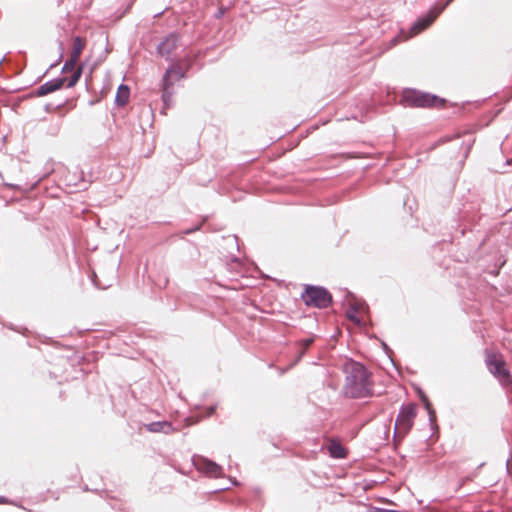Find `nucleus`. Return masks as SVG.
<instances>
[{
    "label": "nucleus",
    "mask_w": 512,
    "mask_h": 512,
    "mask_svg": "<svg viewBox=\"0 0 512 512\" xmlns=\"http://www.w3.org/2000/svg\"><path fill=\"white\" fill-rule=\"evenodd\" d=\"M130 96V89L126 85H121L118 88L117 94H116V102L118 105L124 106L128 103Z\"/></svg>",
    "instance_id": "4468645a"
},
{
    "label": "nucleus",
    "mask_w": 512,
    "mask_h": 512,
    "mask_svg": "<svg viewBox=\"0 0 512 512\" xmlns=\"http://www.w3.org/2000/svg\"><path fill=\"white\" fill-rule=\"evenodd\" d=\"M147 428L150 432L164 431L165 433H168L171 429V425L168 422H154L149 424Z\"/></svg>",
    "instance_id": "2eb2a0df"
},
{
    "label": "nucleus",
    "mask_w": 512,
    "mask_h": 512,
    "mask_svg": "<svg viewBox=\"0 0 512 512\" xmlns=\"http://www.w3.org/2000/svg\"><path fill=\"white\" fill-rule=\"evenodd\" d=\"M422 401L425 404V407L429 410L431 407V403L429 402L428 398L426 396H422Z\"/></svg>",
    "instance_id": "f3484780"
},
{
    "label": "nucleus",
    "mask_w": 512,
    "mask_h": 512,
    "mask_svg": "<svg viewBox=\"0 0 512 512\" xmlns=\"http://www.w3.org/2000/svg\"><path fill=\"white\" fill-rule=\"evenodd\" d=\"M195 466L198 471L210 477L218 478L222 475V467L206 458H198L195 461Z\"/></svg>",
    "instance_id": "9d476101"
},
{
    "label": "nucleus",
    "mask_w": 512,
    "mask_h": 512,
    "mask_svg": "<svg viewBox=\"0 0 512 512\" xmlns=\"http://www.w3.org/2000/svg\"><path fill=\"white\" fill-rule=\"evenodd\" d=\"M346 381L344 392L351 398H363L372 395V381L366 368L356 362L346 367Z\"/></svg>",
    "instance_id": "f257e3e1"
},
{
    "label": "nucleus",
    "mask_w": 512,
    "mask_h": 512,
    "mask_svg": "<svg viewBox=\"0 0 512 512\" xmlns=\"http://www.w3.org/2000/svg\"><path fill=\"white\" fill-rule=\"evenodd\" d=\"M66 82V78L54 79L45 84L41 85L37 90L38 96H45L49 93H52L58 89H60L64 83Z\"/></svg>",
    "instance_id": "f8f14e48"
},
{
    "label": "nucleus",
    "mask_w": 512,
    "mask_h": 512,
    "mask_svg": "<svg viewBox=\"0 0 512 512\" xmlns=\"http://www.w3.org/2000/svg\"><path fill=\"white\" fill-rule=\"evenodd\" d=\"M87 46L86 37L74 36L71 39V46L68 53V59L65 62L62 71L64 73L73 72L71 78L68 81L67 86L73 87L80 79L84 65L78 64L79 59Z\"/></svg>",
    "instance_id": "f03ea898"
},
{
    "label": "nucleus",
    "mask_w": 512,
    "mask_h": 512,
    "mask_svg": "<svg viewBox=\"0 0 512 512\" xmlns=\"http://www.w3.org/2000/svg\"><path fill=\"white\" fill-rule=\"evenodd\" d=\"M178 47L179 37L175 34H171L159 44L157 50L161 56L168 59Z\"/></svg>",
    "instance_id": "9b49d317"
},
{
    "label": "nucleus",
    "mask_w": 512,
    "mask_h": 512,
    "mask_svg": "<svg viewBox=\"0 0 512 512\" xmlns=\"http://www.w3.org/2000/svg\"><path fill=\"white\" fill-rule=\"evenodd\" d=\"M422 401L425 404V407L429 410L431 407V403L429 402L428 398L426 396H422Z\"/></svg>",
    "instance_id": "a211bd4d"
},
{
    "label": "nucleus",
    "mask_w": 512,
    "mask_h": 512,
    "mask_svg": "<svg viewBox=\"0 0 512 512\" xmlns=\"http://www.w3.org/2000/svg\"><path fill=\"white\" fill-rule=\"evenodd\" d=\"M454 0H446V2L442 5H437L433 9L430 10L427 16L418 19L413 26L411 27V36L417 35L420 32L424 31L428 28L435 19L443 12V10Z\"/></svg>",
    "instance_id": "6e6552de"
},
{
    "label": "nucleus",
    "mask_w": 512,
    "mask_h": 512,
    "mask_svg": "<svg viewBox=\"0 0 512 512\" xmlns=\"http://www.w3.org/2000/svg\"><path fill=\"white\" fill-rule=\"evenodd\" d=\"M313 342H314L313 338H307V339H304L299 342V345L301 346V351L299 352V355L297 356L293 365L296 364L298 361H300V359L305 354L306 350L309 349V347L313 344Z\"/></svg>",
    "instance_id": "dca6fc26"
},
{
    "label": "nucleus",
    "mask_w": 512,
    "mask_h": 512,
    "mask_svg": "<svg viewBox=\"0 0 512 512\" xmlns=\"http://www.w3.org/2000/svg\"><path fill=\"white\" fill-rule=\"evenodd\" d=\"M189 67L190 62L184 58L182 60H179L166 70L162 81V99L165 103L170 101L172 97V88L175 82L185 77V74Z\"/></svg>",
    "instance_id": "7ed1b4c3"
},
{
    "label": "nucleus",
    "mask_w": 512,
    "mask_h": 512,
    "mask_svg": "<svg viewBox=\"0 0 512 512\" xmlns=\"http://www.w3.org/2000/svg\"><path fill=\"white\" fill-rule=\"evenodd\" d=\"M302 299L306 305L318 308H326L332 301V297L326 289L316 286H307L302 294Z\"/></svg>",
    "instance_id": "0eeeda50"
},
{
    "label": "nucleus",
    "mask_w": 512,
    "mask_h": 512,
    "mask_svg": "<svg viewBox=\"0 0 512 512\" xmlns=\"http://www.w3.org/2000/svg\"><path fill=\"white\" fill-rule=\"evenodd\" d=\"M416 416L417 405L415 403L402 406L395 421L394 437L404 438L412 429Z\"/></svg>",
    "instance_id": "423d86ee"
},
{
    "label": "nucleus",
    "mask_w": 512,
    "mask_h": 512,
    "mask_svg": "<svg viewBox=\"0 0 512 512\" xmlns=\"http://www.w3.org/2000/svg\"><path fill=\"white\" fill-rule=\"evenodd\" d=\"M401 103L409 107L429 108L442 106L444 100L435 95L423 93L413 89L404 90Z\"/></svg>",
    "instance_id": "20e7f679"
},
{
    "label": "nucleus",
    "mask_w": 512,
    "mask_h": 512,
    "mask_svg": "<svg viewBox=\"0 0 512 512\" xmlns=\"http://www.w3.org/2000/svg\"><path fill=\"white\" fill-rule=\"evenodd\" d=\"M485 363L493 376H495L503 386L512 385V377L507 369L506 362L500 353L487 351Z\"/></svg>",
    "instance_id": "39448f33"
},
{
    "label": "nucleus",
    "mask_w": 512,
    "mask_h": 512,
    "mask_svg": "<svg viewBox=\"0 0 512 512\" xmlns=\"http://www.w3.org/2000/svg\"><path fill=\"white\" fill-rule=\"evenodd\" d=\"M328 451L332 457L344 458L346 457V449L337 440H331L328 445Z\"/></svg>",
    "instance_id": "ddd939ff"
},
{
    "label": "nucleus",
    "mask_w": 512,
    "mask_h": 512,
    "mask_svg": "<svg viewBox=\"0 0 512 512\" xmlns=\"http://www.w3.org/2000/svg\"><path fill=\"white\" fill-rule=\"evenodd\" d=\"M9 501L7 498L0 496V504H8Z\"/></svg>",
    "instance_id": "6ab92c4d"
},
{
    "label": "nucleus",
    "mask_w": 512,
    "mask_h": 512,
    "mask_svg": "<svg viewBox=\"0 0 512 512\" xmlns=\"http://www.w3.org/2000/svg\"><path fill=\"white\" fill-rule=\"evenodd\" d=\"M367 312V305L363 301L353 300L346 310V316L357 325L364 322L363 315Z\"/></svg>",
    "instance_id": "1a4fd4ad"
}]
</instances>
